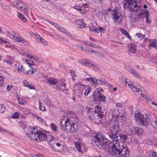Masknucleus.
<instances>
[{"label":"nucleus","mask_w":157,"mask_h":157,"mask_svg":"<svg viewBox=\"0 0 157 157\" xmlns=\"http://www.w3.org/2000/svg\"><path fill=\"white\" fill-rule=\"evenodd\" d=\"M92 144L93 145H97L100 148H108L109 154L117 157H128L129 156V149L125 144H123L121 147L119 142L109 143L108 140L101 133L94 134Z\"/></svg>","instance_id":"obj_1"},{"label":"nucleus","mask_w":157,"mask_h":157,"mask_svg":"<svg viewBox=\"0 0 157 157\" xmlns=\"http://www.w3.org/2000/svg\"><path fill=\"white\" fill-rule=\"evenodd\" d=\"M121 132L119 125L118 124H115L110 128L109 131V136L112 140L111 143L117 142L118 136H120Z\"/></svg>","instance_id":"obj_2"},{"label":"nucleus","mask_w":157,"mask_h":157,"mask_svg":"<svg viewBox=\"0 0 157 157\" xmlns=\"http://www.w3.org/2000/svg\"><path fill=\"white\" fill-rule=\"evenodd\" d=\"M62 123V121H61L60 125L61 129L68 133H74L77 127V124L76 123H68L65 122L64 125H63Z\"/></svg>","instance_id":"obj_3"},{"label":"nucleus","mask_w":157,"mask_h":157,"mask_svg":"<svg viewBox=\"0 0 157 157\" xmlns=\"http://www.w3.org/2000/svg\"><path fill=\"white\" fill-rule=\"evenodd\" d=\"M134 117L135 121H137L140 125L146 126L149 123V119L140 115L138 111H136Z\"/></svg>","instance_id":"obj_4"},{"label":"nucleus","mask_w":157,"mask_h":157,"mask_svg":"<svg viewBox=\"0 0 157 157\" xmlns=\"http://www.w3.org/2000/svg\"><path fill=\"white\" fill-rule=\"evenodd\" d=\"M125 2L124 4V7L129 8L132 12H138L140 8L137 5L135 2L133 0H124Z\"/></svg>","instance_id":"obj_5"},{"label":"nucleus","mask_w":157,"mask_h":157,"mask_svg":"<svg viewBox=\"0 0 157 157\" xmlns=\"http://www.w3.org/2000/svg\"><path fill=\"white\" fill-rule=\"evenodd\" d=\"M95 111L98 114V118L95 119V123L97 124H100L101 122V119L104 116V111H105L104 109H101V107L99 105H97L96 107Z\"/></svg>","instance_id":"obj_6"},{"label":"nucleus","mask_w":157,"mask_h":157,"mask_svg":"<svg viewBox=\"0 0 157 157\" xmlns=\"http://www.w3.org/2000/svg\"><path fill=\"white\" fill-rule=\"evenodd\" d=\"M14 4V5L17 9L24 13L27 14L29 9L28 6L25 4L20 1H15Z\"/></svg>","instance_id":"obj_7"},{"label":"nucleus","mask_w":157,"mask_h":157,"mask_svg":"<svg viewBox=\"0 0 157 157\" xmlns=\"http://www.w3.org/2000/svg\"><path fill=\"white\" fill-rule=\"evenodd\" d=\"M86 80L90 82L94 85L107 84V82L103 79H97L95 78H86Z\"/></svg>","instance_id":"obj_8"},{"label":"nucleus","mask_w":157,"mask_h":157,"mask_svg":"<svg viewBox=\"0 0 157 157\" xmlns=\"http://www.w3.org/2000/svg\"><path fill=\"white\" fill-rule=\"evenodd\" d=\"M9 35L10 37L14 41L24 43L25 44H28V42L27 41L22 37H20L18 34H17L14 32L12 31L10 32Z\"/></svg>","instance_id":"obj_9"},{"label":"nucleus","mask_w":157,"mask_h":157,"mask_svg":"<svg viewBox=\"0 0 157 157\" xmlns=\"http://www.w3.org/2000/svg\"><path fill=\"white\" fill-rule=\"evenodd\" d=\"M112 15L115 22H120L123 20L122 14L117 10H113L112 11Z\"/></svg>","instance_id":"obj_10"},{"label":"nucleus","mask_w":157,"mask_h":157,"mask_svg":"<svg viewBox=\"0 0 157 157\" xmlns=\"http://www.w3.org/2000/svg\"><path fill=\"white\" fill-rule=\"evenodd\" d=\"M34 128H29L28 129V131L26 132V133L29 137L30 138V139L35 140L37 142L38 137V132L36 131Z\"/></svg>","instance_id":"obj_11"},{"label":"nucleus","mask_w":157,"mask_h":157,"mask_svg":"<svg viewBox=\"0 0 157 157\" xmlns=\"http://www.w3.org/2000/svg\"><path fill=\"white\" fill-rule=\"evenodd\" d=\"M78 62L79 63L87 67H91L95 70H96L97 69V67H95V66L94 65V63L90 60L79 59L78 60Z\"/></svg>","instance_id":"obj_12"},{"label":"nucleus","mask_w":157,"mask_h":157,"mask_svg":"<svg viewBox=\"0 0 157 157\" xmlns=\"http://www.w3.org/2000/svg\"><path fill=\"white\" fill-rule=\"evenodd\" d=\"M98 91L94 93L93 99L95 101H99L104 102L105 101V96L101 93H99Z\"/></svg>","instance_id":"obj_13"},{"label":"nucleus","mask_w":157,"mask_h":157,"mask_svg":"<svg viewBox=\"0 0 157 157\" xmlns=\"http://www.w3.org/2000/svg\"><path fill=\"white\" fill-rule=\"evenodd\" d=\"M127 85L128 86L135 92H138L139 93V91H140L142 90L141 89V86L139 85L135 86H134L133 84L129 83H128Z\"/></svg>","instance_id":"obj_14"},{"label":"nucleus","mask_w":157,"mask_h":157,"mask_svg":"<svg viewBox=\"0 0 157 157\" xmlns=\"http://www.w3.org/2000/svg\"><path fill=\"white\" fill-rule=\"evenodd\" d=\"M32 68H31V67H30V65H29L28 66L24 68H22L21 71L26 74H30V73H31V74H33L35 73L36 69L33 70H32Z\"/></svg>","instance_id":"obj_15"},{"label":"nucleus","mask_w":157,"mask_h":157,"mask_svg":"<svg viewBox=\"0 0 157 157\" xmlns=\"http://www.w3.org/2000/svg\"><path fill=\"white\" fill-rule=\"evenodd\" d=\"M75 24L77 27L79 28L84 29L87 27L86 24L83 21V19L78 20L76 21Z\"/></svg>","instance_id":"obj_16"},{"label":"nucleus","mask_w":157,"mask_h":157,"mask_svg":"<svg viewBox=\"0 0 157 157\" xmlns=\"http://www.w3.org/2000/svg\"><path fill=\"white\" fill-rule=\"evenodd\" d=\"M38 135L37 142L45 140V138H46V133L41 131H39L38 132Z\"/></svg>","instance_id":"obj_17"},{"label":"nucleus","mask_w":157,"mask_h":157,"mask_svg":"<svg viewBox=\"0 0 157 157\" xmlns=\"http://www.w3.org/2000/svg\"><path fill=\"white\" fill-rule=\"evenodd\" d=\"M55 147H54V149L56 151L60 152H63V145L61 142L60 143L58 142V141L56 143L55 145Z\"/></svg>","instance_id":"obj_18"},{"label":"nucleus","mask_w":157,"mask_h":157,"mask_svg":"<svg viewBox=\"0 0 157 157\" xmlns=\"http://www.w3.org/2000/svg\"><path fill=\"white\" fill-rule=\"evenodd\" d=\"M131 126H132L131 124L130 123L128 124L127 127L128 128H130L128 130V133L132 135H134L136 133V127H133L130 128Z\"/></svg>","instance_id":"obj_19"},{"label":"nucleus","mask_w":157,"mask_h":157,"mask_svg":"<svg viewBox=\"0 0 157 157\" xmlns=\"http://www.w3.org/2000/svg\"><path fill=\"white\" fill-rule=\"evenodd\" d=\"M128 136L127 135H121L120 134V136H118L117 137V142H119L118 141V140H121L122 139L123 140H125V142H126L127 140L128 139H129L128 141H130L131 140V138L130 137H127Z\"/></svg>","instance_id":"obj_20"},{"label":"nucleus","mask_w":157,"mask_h":157,"mask_svg":"<svg viewBox=\"0 0 157 157\" xmlns=\"http://www.w3.org/2000/svg\"><path fill=\"white\" fill-rule=\"evenodd\" d=\"M142 13H144V16H145L146 17V22L148 24H150L151 21L149 19H148L149 17V14L148 13V12L147 10H144L143 11H142L141 13H140V14Z\"/></svg>","instance_id":"obj_21"},{"label":"nucleus","mask_w":157,"mask_h":157,"mask_svg":"<svg viewBox=\"0 0 157 157\" xmlns=\"http://www.w3.org/2000/svg\"><path fill=\"white\" fill-rule=\"evenodd\" d=\"M138 94L139 95L138 96H139V97L140 99L143 100H144L145 101L147 100V96L146 93L140 91H139Z\"/></svg>","instance_id":"obj_22"},{"label":"nucleus","mask_w":157,"mask_h":157,"mask_svg":"<svg viewBox=\"0 0 157 157\" xmlns=\"http://www.w3.org/2000/svg\"><path fill=\"white\" fill-rule=\"evenodd\" d=\"M156 42V40L155 39L150 41L148 47L150 48L153 47L155 49H157Z\"/></svg>","instance_id":"obj_23"},{"label":"nucleus","mask_w":157,"mask_h":157,"mask_svg":"<svg viewBox=\"0 0 157 157\" xmlns=\"http://www.w3.org/2000/svg\"><path fill=\"white\" fill-rule=\"evenodd\" d=\"M23 84L24 86L28 87L30 89H36V87L34 85L26 81H23Z\"/></svg>","instance_id":"obj_24"},{"label":"nucleus","mask_w":157,"mask_h":157,"mask_svg":"<svg viewBox=\"0 0 157 157\" xmlns=\"http://www.w3.org/2000/svg\"><path fill=\"white\" fill-rule=\"evenodd\" d=\"M57 142V140L54 138L49 142V144L51 147H52V149H54V147H55L56 144Z\"/></svg>","instance_id":"obj_25"},{"label":"nucleus","mask_w":157,"mask_h":157,"mask_svg":"<svg viewBox=\"0 0 157 157\" xmlns=\"http://www.w3.org/2000/svg\"><path fill=\"white\" fill-rule=\"evenodd\" d=\"M128 48H129L128 51L130 52L135 53L136 51V47L135 45L133 44H129L128 45Z\"/></svg>","instance_id":"obj_26"},{"label":"nucleus","mask_w":157,"mask_h":157,"mask_svg":"<svg viewBox=\"0 0 157 157\" xmlns=\"http://www.w3.org/2000/svg\"><path fill=\"white\" fill-rule=\"evenodd\" d=\"M86 86V85L82 84L81 83H76L74 85L75 88H77L78 89H80V90L82 88H85Z\"/></svg>","instance_id":"obj_27"},{"label":"nucleus","mask_w":157,"mask_h":157,"mask_svg":"<svg viewBox=\"0 0 157 157\" xmlns=\"http://www.w3.org/2000/svg\"><path fill=\"white\" fill-rule=\"evenodd\" d=\"M135 77L137 78H140V77L138 73L135 71L134 70H133L132 69L130 68L129 70H128Z\"/></svg>","instance_id":"obj_28"},{"label":"nucleus","mask_w":157,"mask_h":157,"mask_svg":"<svg viewBox=\"0 0 157 157\" xmlns=\"http://www.w3.org/2000/svg\"><path fill=\"white\" fill-rule=\"evenodd\" d=\"M87 50L88 51H90V52H94L95 54H96L99 57L102 58L104 56L103 54L100 52H99L97 51H94L92 50H90L88 48H87Z\"/></svg>","instance_id":"obj_29"},{"label":"nucleus","mask_w":157,"mask_h":157,"mask_svg":"<svg viewBox=\"0 0 157 157\" xmlns=\"http://www.w3.org/2000/svg\"><path fill=\"white\" fill-rule=\"evenodd\" d=\"M15 68L16 70H17L19 72H20L21 71V70L22 69V66L20 65L19 64L17 63H16L15 66Z\"/></svg>","instance_id":"obj_30"},{"label":"nucleus","mask_w":157,"mask_h":157,"mask_svg":"<svg viewBox=\"0 0 157 157\" xmlns=\"http://www.w3.org/2000/svg\"><path fill=\"white\" fill-rule=\"evenodd\" d=\"M75 145L76 149L79 152L82 153L81 150V144L79 142H75Z\"/></svg>","instance_id":"obj_31"},{"label":"nucleus","mask_w":157,"mask_h":157,"mask_svg":"<svg viewBox=\"0 0 157 157\" xmlns=\"http://www.w3.org/2000/svg\"><path fill=\"white\" fill-rule=\"evenodd\" d=\"M135 134H136L139 136H140L142 134L143 130L142 128H141L136 127V130Z\"/></svg>","instance_id":"obj_32"},{"label":"nucleus","mask_w":157,"mask_h":157,"mask_svg":"<svg viewBox=\"0 0 157 157\" xmlns=\"http://www.w3.org/2000/svg\"><path fill=\"white\" fill-rule=\"evenodd\" d=\"M17 16L19 19L25 22L26 21V19L22 14L20 13H17Z\"/></svg>","instance_id":"obj_33"},{"label":"nucleus","mask_w":157,"mask_h":157,"mask_svg":"<svg viewBox=\"0 0 157 157\" xmlns=\"http://www.w3.org/2000/svg\"><path fill=\"white\" fill-rule=\"evenodd\" d=\"M75 119L72 117H70L68 119H67L65 122H67L68 123H76Z\"/></svg>","instance_id":"obj_34"},{"label":"nucleus","mask_w":157,"mask_h":157,"mask_svg":"<svg viewBox=\"0 0 157 157\" xmlns=\"http://www.w3.org/2000/svg\"><path fill=\"white\" fill-rule=\"evenodd\" d=\"M48 81L52 85L56 84L57 82L56 80L53 78H48Z\"/></svg>","instance_id":"obj_35"},{"label":"nucleus","mask_w":157,"mask_h":157,"mask_svg":"<svg viewBox=\"0 0 157 157\" xmlns=\"http://www.w3.org/2000/svg\"><path fill=\"white\" fill-rule=\"evenodd\" d=\"M74 9H76L77 10L79 11L81 13H85L84 10H83L82 8L78 6H73Z\"/></svg>","instance_id":"obj_36"},{"label":"nucleus","mask_w":157,"mask_h":157,"mask_svg":"<svg viewBox=\"0 0 157 157\" xmlns=\"http://www.w3.org/2000/svg\"><path fill=\"white\" fill-rule=\"evenodd\" d=\"M54 138V137H53L52 135H51L50 134L47 135L46 134V138H45V140L49 142Z\"/></svg>","instance_id":"obj_37"},{"label":"nucleus","mask_w":157,"mask_h":157,"mask_svg":"<svg viewBox=\"0 0 157 157\" xmlns=\"http://www.w3.org/2000/svg\"><path fill=\"white\" fill-rule=\"evenodd\" d=\"M119 81L120 82H122L123 83H124V84L126 86V85L127 83H129L128 82L127 80H126V78L123 77L122 76L120 77L119 78Z\"/></svg>","instance_id":"obj_38"},{"label":"nucleus","mask_w":157,"mask_h":157,"mask_svg":"<svg viewBox=\"0 0 157 157\" xmlns=\"http://www.w3.org/2000/svg\"><path fill=\"white\" fill-rule=\"evenodd\" d=\"M125 114V112L124 111L121 110L119 111V116L122 118V119H124V120L125 119V117H124V115Z\"/></svg>","instance_id":"obj_39"},{"label":"nucleus","mask_w":157,"mask_h":157,"mask_svg":"<svg viewBox=\"0 0 157 157\" xmlns=\"http://www.w3.org/2000/svg\"><path fill=\"white\" fill-rule=\"evenodd\" d=\"M121 31L123 34L126 35L127 36L128 39L131 40V36L126 30L124 29H121Z\"/></svg>","instance_id":"obj_40"},{"label":"nucleus","mask_w":157,"mask_h":157,"mask_svg":"<svg viewBox=\"0 0 157 157\" xmlns=\"http://www.w3.org/2000/svg\"><path fill=\"white\" fill-rule=\"evenodd\" d=\"M85 48H86L85 47H83L81 45L80 46V49H81V50L82 51H83L84 52H85V51H86V52H87L89 54L91 53V52H90V51H88L87 49L88 48L90 50H91L89 48H86V49H85Z\"/></svg>","instance_id":"obj_41"},{"label":"nucleus","mask_w":157,"mask_h":157,"mask_svg":"<svg viewBox=\"0 0 157 157\" xmlns=\"http://www.w3.org/2000/svg\"><path fill=\"white\" fill-rule=\"evenodd\" d=\"M150 156V157H156V152L154 151L151 150L149 151Z\"/></svg>","instance_id":"obj_42"},{"label":"nucleus","mask_w":157,"mask_h":157,"mask_svg":"<svg viewBox=\"0 0 157 157\" xmlns=\"http://www.w3.org/2000/svg\"><path fill=\"white\" fill-rule=\"evenodd\" d=\"M6 109V106L4 104H0V112L3 113Z\"/></svg>","instance_id":"obj_43"},{"label":"nucleus","mask_w":157,"mask_h":157,"mask_svg":"<svg viewBox=\"0 0 157 157\" xmlns=\"http://www.w3.org/2000/svg\"><path fill=\"white\" fill-rule=\"evenodd\" d=\"M92 89L91 87H89L86 89L84 92V95L85 96H87L88 94L90 92L91 90Z\"/></svg>","instance_id":"obj_44"},{"label":"nucleus","mask_w":157,"mask_h":157,"mask_svg":"<svg viewBox=\"0 0 157 157\" xmlns=\"http://www.w3.org/2000/svg\"><path fill=\"white\" fill-rule=\"evenodd\" d=\"M51 128L54 131H57L58 130V128L56 125L53 123H51Z\"/></svg>","instance_id":"obj_45"},{"label":"nucleus","mask_w":157,"mask_h":157,"mask_svg":"<svg viewBox=\"0 0 157 157\" xmlns=\"http://www.w3.org/2000/svg\"><path fill=\"white\" fill-rule=\"evenodd\" d=\"M19 116L18 113L17 112H15L11 116V118L13 119H17Z\"/></svg>","instance_id":"obj_46"},{"label":"nucleus","mask_w":157,"mask_h":157,"mask_svg":"<svg viewBox=\"0 0 157 157\" xmlns=\"http://www.w3.org/2000/svg\"><path fill=\"white\" fill-rule=\"evenodd\" d=\"M83 91L80 90L78 93L77 96L79 97L80 99L82 97L83 95Z\"/></svg>","instance_id":"obj_47"},{"label":"nucleus","mask_w":157,"mask_h":157,"mask_svg":"<svg viewBox=\"0 0 157 157\" xmlns=\"http://www.w3.org/2000/svg\"><path fill=\"white\" fill-rule=\"evenodd\" d=\"M136 35L140 39L144 38L145 37L144 35L141 33H136Z\"/></svg>","instance_id":"obj_48"},{"label":"nucleus","mask_w":157,"mask_h":157,"mask_svg":"<svg viewBox=\"0 0 157 157\" xmlns=\"http://www.w3.org/2000/svg\"><path fill=\"white\" fill-rule=\"evenodd\" d=\"M90 7V5L89 2H88L86 3H84L82 5V7L83 8H89Z\"/></svg>","instance_id":"obj_49"},{"label":"nucleus","mask_w":157,"mask_h":157,"mask_svg":"<svg viewBox=\"0 0 157 157\" xmlns=\"http://www.w3.org/2000/svg\"><path fill=\"white\" fill-rule=\"evenodd\" d=\"M42 38L40 36L38 35L36 37V40L38 43H40L41 41V39Z\"/></svg>","instance_id":"obj_50"},{"label":"nucleus","mask_w":157,"mask_h":157,"mask_svg":"<svg viewBox=\"0 0 157 157\" xmlns=\"http://www.w3.org/2000/svg\"><path fill=\"white\" fill-rule=\"evenodd\" d=\"M42 38L40 36L38 35L36 37V40L38 43H40L41 41V39Z\"/></svg>","instance_id":"obj_51"},{"label":"nucleus","mask_w":157,"mask_h":157,"mask_svg":"<svg viewBox=\"0 0 157 157\" xmlns=\"http://www.w3.org/2000/svg\"><path fill=\"white\" fill-rule=\"evenodd\" d=\"M0 132L2 133H9L10 131L6 130V129L2 128L0 127Z\"/></svg>","instance_id":"obj_52"},{"label":"nucleus","mask_w":157,"mask_h":157,"mask_svg":"<svg viewBox=\"0 0 157 157\" xmlns=\"http://www.w3.org/2000/svg\"><path fill=\"white\" fill-rule=\"evenodd\" d=\"M41 40V41L40 43H41L44 45H47L48 43L44 39L42 38Z\"/></svg>","instance_id":"obj_53"},{"label":"nucleus","mask_w":157,"mask_h":157,"mask_svg":"<svg viewBox=\"0 0 157 157\" xmlns=\"http://www.w3.org/2000/svg\"><path fill=\"white\" fill-rule=\"evenodd\" d=\"M70 72L71 74V75L73 78V79L74 80L75 78H74V76L75 77V72L74 71H71Z\"/></svg>","instance_id":"obj_54"},{"label":"nucleus","mask_w":157,"mask_h":157,"mask_svg":"<svg viewBox=\"0 0 157 157\" xmlns=\"http://www.w3.org/2000/svg\"><path fill=\"white\" fill-rule=\"evenodd\" d=\"M22 54V55H23L25 56H27L28 57H29V58H31V59H33V56H32L31 55H28V54H26L25 52L23 53V54Z\"/></svg>","instance_id":"obj_55"},{"label":"nucleus","mask_w":157,"mask_h":157,"mask_svg":"<svg viewBox=\"0 0 157 157\" xmlns=\"http://www.w3.org/2000/svg\"><path fill=\"white\" fill-rule=\"evenodd\" d=\"M90 28V29L91 31H94L96 32V31H97V27H93L92 28Z\"/></svg>","instance_id":"obj_56"},{"label":"nucleus","mask_w":157,"mask_h":157,"mask_svg":"<svg viewBox=\"0 0 157 157\" xmlns=\"http://www.w3.org/2000/svg\"><path fill=\"white\" fill-rule=\"evenodd\" d=\"M116 105L117 107H121L122 106V104L121 102H117L116 103Z\"/></svg>","instance_id":"obj_57"},{"label":"nucleus","mask_w":157,"mask_h":157,"mask_svg":"<svg viewBox=\"0 0 157 157\" xmlns=\"http://www.w3.org/2000/svg\"><path fill=\"white\" fill-rule=\"evenodd\" d=\"M54 26L59 30L61 28L60 25L56 23H55Z\"/></svg>","instance_id":"obj_58"},{"label":"nucleus","mask_w":157,"mask_h":157,"mask_svg":"<svg viewBox=\"0 0 157 157\" xmlns=\"http://www.w3.org/2000/svg\"><path fill=\"white\" fill-rule=\"evenodd\" d=\"M0 43H7V42L4 39L0 38Z\"/></svg>","instance_id":"obj_59"},{"label":"nucleus","mask_w":157,"mask_h":157,"mask_svg":"<svg viewBox=\"0 0 157 157\" xmlns=\"http://www.w3.org/2000/svg\"><path fill=\"white\" fill-rule=\"evenodd\" d=\"M22 99L21 98H19L18 100V103L19 104L21 105H23L24 104L23 101H21Z\"/></svg>","instance_id":"obj_60"},{"label":"nucleus","mask_w":157,"mask_h":157,"mask_svg":"<svg viewBox=\"0 0 157 157\" xmlns=\"http://www.w3.org/2000/svg\"><path fill=\"white\" fill-rule=\"evenodd\" d=\"M102 91L103 89L102 88H100L99 89L98 88L96 89L95 93H96L97 91H98V92H99V93H100Z\"/></svg>","instance_id":"obj_61"},{"label":"nucleus","mask_w":157,"mask_h":157,"mask_svg":"<svg viewBox=\"0 0 157 157\" xmlns=\"http://www.w3.org/2000/svg\"><path fill=\"white\" fill-rule=\"evenodd\" d=\"M103 28H101V27H99L98 29L97 28V30L96 31L97 33H99L100 31H102L103 30Z\"/></svg>","instance_id":"obj_62"},{"label":"nucleus","mask_w":157,"mask_h":157,"mask_svg":"<svg viewBox=\"0 0 157 157\" xmlns=\"http://www.w3.org/2000/svg\"><path fill=\"white\" fill-rule=\"evenodd\" d=\"M33 157H44V156L41 154H38V155H33L32 156Z\"/></svg>","instance_id":"obj_63"},{"label":"nucleus","mask_w":157,"mask_h":157,"mask_svg":"<svg viewBox=\"0 0 157 157\" xmlns=\"http://www.w3.org/2000/svg\"><path fill=\"white\" fill-rule=\"evenodd\" d=\"M12 86L11 85H9L7 87V89L8 90H10L12 88Z\"/></svg>","instance_id":"obj_64"}]
</instances>
